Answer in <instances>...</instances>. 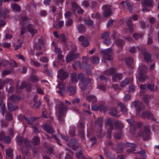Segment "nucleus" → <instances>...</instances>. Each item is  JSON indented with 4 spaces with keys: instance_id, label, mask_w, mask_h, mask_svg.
I'll list each match as a JSON object with an SVG mask.
<instances>
[{
    "instance_id": "nucleus-1",
    "label": "nucleus",
    "mask_w": 159,
    "mask_h": 159,
    "mask_svg": "<svg viewBox=\"0 0 159 159\" xmlns=\"http://www.w3.org/2000/svg\"><path fill=\"white\" fill-rule=\"evenodd\" d=\"M148 68L143 65H141L136 74L137 80L141 83H143L147 78L146 73L147 71Z\"/></svg>"
},
{
    "instance_id": "nucleus-2",
    "label": "nucleus",
    "mask_w": 159,
    "mask_h": 159,
    "mask_svg": "<svg viewBox=\"0 0 159 159\" xmlns=\"http://www.w3.org/2000/svg\"><path fill=\"white\" fill-rule=\"evenodd\" d=\"M71 79L72 82L74 84L77 83L79 80H81L82 82V86L81 89L82 90H84V86L85 85L88 84L90 81V79H89V82H87L86 80L84 81L85 80L84 75L82 73H80L78 75L75 73H73L72 74Z\"/></svg>"
},
{
    "instance_id": "nucleus-3",
    "label": "nucleus",
    "mask_w": 159,
    "mask_h": 159,
    "mask_svg": "<svg viewBox=\"0 0 159 159\" xmlns=\"http://www.w3.org/2000/svg\"><path fill=\"white\" fill-rule=\"evenodd\" d=\"M125 146V147L127 146L131 148V149H128L127 150V152H128L132 153H138L141 155L144 156L146 155V152L144 150H143L142 151H139L138 152H134L135 151V148L136 147V144L132 143H130L127 142L126 144H124Z\"/></svg>"
},
{
    "instance_id": "nucleus-4",
    "label": "nucleus",
    "mask_w": 159,
    "mask_h": 159,
    "mask_svg": "<svg viewBox=\"0 0 159 159\" xmlns=\"http://www.w3.org/2000/svg\"><path fill=\"white\" fill-rule=\"evenodd\" d=\"M109 72V75H112L113 81L117 82L122 78V75L121 73L116 74V70L115 69L111 68L108 69L107 72Z\"/></svg>"
},
{
    "instance_id": "nucleus-5",
    "label": "nucleus",
    "mask_w": 159,
    "mask_h": 159,
    "mask_svg": "<svg viewBox=\"0 0 159 159\" xmlns=\"http://www.w3.org/2000/svg\"><path fill=\"white\" fill-rule=\"evenodd\" d=\"M100 55L103 58L106 60H111L112 58L111 48L101 50Z\"/></svg>"
},
{
    "instance_id": "nucleus-6",
    "label": "nucleus",
    "mask_w": 159,
    "mask_h": 159,
    "mask_svg": "<svg viewBox=\"0 0 159 159\" xmlns=\"http://www.w3.org/2000/svg\"><path fill=\"white\" fill-rule=\"evenodd\" d=\"M150 130L147 127H144L139 131V136L141 137L144 141L146 140L149 138Z\"/></svg>"
},
{
    "instance_id": "nucleus-7",
    "label": "nucleus",
    "mask_w": 159,
    "mask_h": 159,
    "mask_svg": "<svg viewBox=\"0 0 159 159\" xmlns=\"http://www.w3.org/2000/svg\"><path fill=\"white\" fill-rule=\"evenodd\" d=\"M16 141L20 144H23L26 147L31 146L30 143L28 140L20 136H18L17 137Z\"/></svg>"
},
{
    "instance_id": "nucleus-8",
    "label": "nucleus",
    "mask_w": 159,
    "mask_h": 159,
    "mask_svg": "<svg viewBox=\"0 0 159 159\" xmlns=\"http://www.w3.org/2000/svg\"><path fill=\"white\" fill-rule=\"evenodd\" d=\"M152 0H145L142 2V11L144 12L149 11L147 9L148 7H151L152 6Z\"/></svg>"
},
{
    "instance_id": "nucleus-9",
    "label": "nucleus",
    "mask_w": 159,
    "mask_h": 159,
    "mask_svg": "<svg viewBox=\"0 0 159 159\" xmlns=\"http://www.w3.org/2000/svg\"><path fill=\"white\" fill-rule=\"evenodd\" d=\"M141 116L143 118H146L156 121H157V119L154 117L153 114L149 111H143L141 112Z\"/></svg>"
},
{
    "instance_id": "nucleus-10",
    "label": "nucleus",
    "mask_w": 159,
    "mask_h": 159,
    "mask_svg": "<svg viewBox=\"0 0 159 159\" xmlns=\"http://www.w3.org/2000/svg\"><path fill=\"white\" fill-rule=\"evenodd\" d=\"M103 10H104L103 13V16L105 17H108L112 14L111 11V7L110 5H105L102 7Z\"/></svg>"
},
{
    "instance_id": "nucleus-11",
    "label": "nucleus",
    "mask_w": 159,
    "mask_h": 159,
    "mask_svg": "<svg viewBox=\"0 0 159 159\" xmlns=\"http://www.w3.org/2000/svg\"><path fill=\"white\" fill-rule=\"evenodd\" d=\"M68 76V73L63 69H60L58 72V77L61 80L66 79Z\"/></svg>"
},
{
    "instance_id": "nucleus-12",
    "label": "nucleus",
    "mask_w": 159,
    "mask_h": 159,
    "mask_svg": "<svg viewBox=\"0 0 159 159\" xmlns=\"http://www.w3.org/2000/svg\"><path fill=\"white\" fill-rule=\"evenodd\" d=\"M0 141H3L6 143H9L11 142V138L9 136H5V133L2 131L0 132Z\"/></svg>"
},
{
    "instance_id": "nucleus-13",
    "label": "nucleus",
    "mask_w": 159,
    "mask_h": 159,
    "mask_svg": "<svg viewBox=\"0 0 159 159\" xmlns=\"http://www.w3.org/2000/svg\"><path fill=\"white\" fill-rule=\"evenodd\" d=\"M67 145L71 146L73 149L74 151H76L79 147L77 140L75 139H70L69 143H67Z\"/></svg>"
},
{
    "instance_id": "nucleus-14",
    "label": "nucleus",
    "mask_w": 159,
    "mask_h": 159,
    "mask_svg": "<svg viewBox=\"0 0 159 159\" xmlns=\"http://www.w3.org/2000/svg\"><path fill=\"white\" fill-rule=\"evenodd\" d=\"M79 56V54L75 53L73 52H70L67 55L66 59V61L69 62L74 59L78 58Z\"/></svg>"
},
{
    "instance_id": "nucleus-15",
    "label": "nucleus",
    "mask_w": 159,
    "mask_h": 159,
    "mask_svg": "<svg viewBox=\"0 0 159 159\" xmlns=\"http://www.w3.org/2000/svg\"><path fill=\"white\" fill-rule=\"evenodd\" d=\"M28 31L31 34L32 36L37 33V30L35 29L33 25L29 24L26 27Z\"/></svg>"
},
{
    "instance_id": "nucleus-16",
    "label": "nucleus",
    "mask_w": 159,
    "mask_h": 159,
    "mask_svg": "<svg viewBox=\"0 0 159 159\" xmlns=\"http://www.w3.org/2000/svg\"><path fill=\"white\" fill-rule=\"evenodd\" d=\"M72 9L73 12L75 13L76 10H77V13L79 14H82L83 12V11L79 8L78 6L75 2L72 3Z\"/></svg>"
},
{
    "instance_id": "nucleus-17",
    "label": "nucleus",
    "mask_w": 159,
    "mask_h": 159,
    "mask_svg": "<svg viewBox=\"0 0 159 159\" xmlns=\"http://www.w3.org/2000/svg\"><path fill=\"white\" fill-rule=\"evenodd\" d=\"M3 116H4L5 112L6 113V116L5 119L7 120H11L13 119L12 116L10 113L7 112L6 110H0Z\"/></svg>"
},
{
    "instance_id": "nucleus-18",
    "label": "nucleus",
    "mask_w": 159,
    "mask_h": 159,
    "mask_svg": "<svg viewBox=\"0 0 159 159\" xmlns=\"http://www.w3.org/2000/svg\"><path fill=\"white\" fill-rule=\"evenodd\" d=\"M126 120L130 125L131 131L132 132H134L136 129L134 125V121L131 119H128Z\"/></svg>"
},
{
    "instance_id": "nucleus-19",
    "label": "nucleus",
    "mask_w": 159,
    "mask_h": 159,
    "mask_svg": "<svg viewBox=\"0 0 159 159\" xmlns=\"http://www.w3.org/2000/svg\"><path fill=\"white\" fill-rule=\"evenodd\" d=\"M63 110H58L56 112V115L57 117L58 120L61 121L63 120Z\"/></svg>"
},
{
    "instance_id": "nucleus-20",
    "label": "nucleus",
    "mask_w": 159,
    "mask_h": 159,
    "mask_svg": "<svg viewBox=\"0 0 159 159\" xmlns=\"http://www.w3.org/2000/svg\"><path fill=\"white\" fill-rule=\"evenodd\" d=\"M21 21V24L22 25L23 27L24 26V24H27L28 22L29 18L27 17L25 14H24L21 16L20 18Z\"/></svg>"
},
{
    "instance_id": "nucleus-21",
    "label": "nucleus",
    "mask_w": 159,
    "mask_h": 159,
    "mask_svg": "<svg viewBox=\"0 0 159 159\" xmlns=\"http://www.w3.org/2000/svg\"><path fill=\"white\" fill-rule=\"evenodd\" d=\"M26 88L27 90L28 91L30 90L31 89V85L30 84H27L25 81H22L21 84L20 86V89H23Z\"/></svg>"
},
{
    "instance_id": "nucleus-22",
    "label": "nucleus",
    "mask_w": 159,
    "mask_h": 159,
    "mask_svg": "<svg viewBox=\"0 0 159 159\" xmlns=\"http://www.w3.org/2000/svg\"><path fill=\"white\" fill-rule=\"evenodd\" d=\"M132 18H129L128 21L127 22V25L129 27L128 30L130 33H132L134 30V25L132 24Z\"/></svg>"
},
{
    "instance_id": "nucleus-23",
    "label": "nucleus",
    "mask_w": 159,
    "mask_h": 159,
    "mask_svg": "<svg viewBox=\"0 0 159 159\" xmlns=\"http://www.w3.org/2000/svg\"><path fill=\"white\" fill-rule=\"evenodd\" d=\"M56 88L59 89V90L58 91V92L60 94L63 95L64 92V86L61 83L58 82V84L56 87Z\"/></svg>"
},
{
    "instance_id": "nucleus-24",
    "label": "nucleus",
    "mask_w": 159,
    "mask_h": 159,
    "mask_svg": "<svg viewBox=\"0 0 159 159\" xmlns=\"http://www.w3.org/2000/svg\"><path fill=\"white\" fill-rule=\"evenodd\" d=\"M125 146L124 144L121 143L119 144L118 147L116 149V151L117 153H121L123 151L124 147Z\"/></svg>"
},
{
    "instance_id": "nucleus-25",
    "label": "nucleus",
    "mask_w": 159,
    "mask_h": 159,
    "mask_svg": "<svg viewBox=\"0 0 159 159\" xmlns=\"http://www.w3.org/2000/svg\"><path fill=\"white\" fill-rule=\"evenodd\" d=\"M114 129H122L124 127L123 123L118 121H115L114 123Z\"/></svg>"
},
{
    "instance_id": "nucleus-26",
    "label": "nucleus",
    "mask_w": 159,
    "mask_h": 159,
    "mask_svg": "<svg viewBox=\"0 0 159 159\" xmlns=\"http://www.w3.org/2000/svg\"><path fill=\"white\" fill-rule=\"evenodd\" d=\"M39 77L35 75H32L29 78V80L31 82L35 83L39 81Z\"/></svg>"
},
{
    "instance_id": "nucleus-27",
    "label": "nucleus",
    "mask_w": 159,
    "mask_h": 159,
    "mask_svg": "<svg viewBox=\"0 0 159 159\" xmlns=\"http://www.w3.org/2000/svg\"><path fill=\"white\" fill-rule=\"evenodd\" d=\"M43 129L47 132L52 134L53 132V130L52 127L49 125H45L43 126Z\"/></svg>"
},
{
    "instance_id": "nucleus-28",
    "label": "nucleus",
    "mask_w": 159,
    "mask_h": 159,
    "mask_svg": "<svg viewBox=\"0 0 159 159\" xmlns=\"http://www.w3.org/2000/svg\"><path fill=\"white\" fill-rule=\"evenodd\" d=\"M40 143L39 138L37 136H35L32 139L31 143L33 145H38Z\"/></svg>"
},
{
    "instance_id": "nucleus-29",
    "label": "nucleus",
    "mask_w": 159,
    "mask_h": 159,
    "mask_svg": "<svg viewBox=\"0 0 159 159\" xmlns=\"http://www.w3.org/2000/svg\"><path fill=\"white\" fill-rule=\"evenodd\" d=\"M76 88L75 86L70 87L67 89V92L69 95L74 94L75 92Z\"/></svg>"
},
{
    "instance_id": "nucleus-30",
    "label": "nucleus",
    "mask_w": 159,
    "mask_h": 159,
    "mask_svg": "<svg viewBox=\"0 0 159 159\" xmlns=\"http://www.w3.org/2000/svg\"><path fill=\"white\" fill-rule=\"evenodd\" d=\"M39 117H32L29 119L28 118H25V120L29 124L31 125H33L34 122L35 121L36 119L39 118Z\"/></svg>"
},
{
    "instance_id": "nucleus-31",
    "label": "nucleus",
    "mask_w": 159,
    "mask_h": 159,
    "mask_svg": "<svg viewBox=\"0 0 159 159\" xmlns=\"http://www.w3.org/2000/svg\"><path fill=\"white\" fill-rule=\"evenodd\" d=\"M11 7L13 11L17 12L20 10V7L17 4L14 3L11 4Z\"/></svg>"
},
{
    "instance_id": "nucleus-32",
    "label": "nucleus",
    "mask_w": 159,
    "mask_h": 159,
    "mask_svg": "<svg viewBox=\"0 0 159 159\" xmlns=\"http://www.w3.org/2000/svg\"><path fill=\"white\" fill-rule=\"evenodd\" d=\"M8 11L6 9L0 11V18L1 19L6 18Z\"/></svg>"
},
{
    "instance_id": "nucleus-33",
    "label": "nucleus",
    "mask_w": 159,
    "mask_h": 159,
    "mask_svg": "<svg viewBox=\"0 0 159 159\" xmlns=\"http://www.w3.org/2000/svg\"><path fill=\"white\" fill-rule=\"evenodd\" d=\"M143 55L144 59L147 62L150 61L151 60L150 54L148 53H143L142 50L141 51Z\"/></svg>"
},
{
    "instance_id": "nucleus-34",
    "label": "nucleus",
    "mask_w": 159,
    "mask_h": 159,
    "mask_svg": "<svg viewBox=\"0 0 159 159\" xmlns=\"http://www.w3.org/2000/svg\"><path fill=\"white\" fill-rule=\"evenodd\" d=\"M79 130V134L82 136H83L84 135V125L82 122L80 123Z\"/></svg>"
},
{
    "instance_id": "nucleus-35",
    "label": "nucleus",
    "mask_w": 159,
    "mask_h": 159,
    "mask_svg": "<svg viewBox=\"0 0 159 159\" xmlns=\"http://www.w3.org/2000/svg\"><path fill=\"white\" fill-rule=\"evenodd\" d=\"M132 80L133 79L131 78H130L129 79H126L121 83V86L123 87H124L128 84L131 83Z\"/></svg>"
},
{
    "instance_id": "nucleus-36",
    "label": "nucleus",
    "mask_w": 159,
    "mask_h": 159,
    "mask_svg": "<svg viewBox=\"0 0 159 159\" xmlns=\"http://www.w3.org/2000/svg\"><path fill=\"white\" fill-rule=\"evenodd\" d=\"M106 124L109 126L108 129H113V123L111 118H109L107 119L106 121Z\"/></svg>"
},
{
    "instance_id": "nucleus-37",
    "label": "nucleus",
    "mask_w": 159,
    "mask_h": 159,
    "mask_svg": "<svg viewBox=\"0 0 159 159\" xmlns=\"http://www.w3.org/2000/svg\"><path fill=\"white\" fill-rule=\"evenodd\" d=\"M90 61L93 64H96L99 63V59L97 57L93 56L91 57Z\"/></svg>"
},
{
    "instance_id": "nucleus-38",
    "label": "nucleus",
    "mask_w": 159,
    "mask_h": 159,
    "mask_svg": "<svg viewBox=\"0 0 159 159\" xmlns=\"http://www.w3.org/2000/svg\"><path fill=\"white\" fill-rule=\"evenodd\" d=\"M37 96L35 95L34 97L33 101L34 102V106L36 107V108H38L40 105V103L39 101L37 100Z\"/></svg>"
},
{
    "instance_id": "nucleus-39",
    "label": "nucleus",
    "mask_w": 159,
    "mask_h": 159,
    "mask_svg": "<svg viewBox=\"0 0 159 159\" xmlns=\"http://www.w3.org/2000/svg\"><path fill=\"white\" fill-rule=\"evenodd\" d=\"M56 108L58 109H66V107L64 105L60 102H58L57 104Z\"/></svg>"
},
{
    "instance_id": "nucleus-40",
    "label": "nucleus",
    "mask_w": 159,
    "mask_h": 159,
    "mask_svg": "<svg viewBox=\"0 0 159 159\" xmlns=\"http://www.w3.org/2000/svg\"><path fill=\"white\" fill-rule=\"evenodd\" d=\"M52 45L55 48V52L57 53L58 54L60 55L61 54V52L60 50L58 48L56 47V43L54 42H53L52 43Z\"/></svg>"
},
{
    "instance_id": "nucleus-41",
    "label": "nucleus",
    "mask_w": 159,
    "mask_h": 159,
    "mask_svg": "<svg viewBox=\"0 0 159 159\" xmlns=\"http://www.w3.org/2000/svg\"><path fill=\"white\" fill-rule=\"evenodd\" d=\"M12 150L11 148H9L6 150V153L7 156L11 159L12 157Z\"/></svg>"
},
{
    "instance_id": "nucleus-42",
    "label": "nucleus",
    "mask_w": 159,
    "mask_h": 159,
    "mask_svg": "<svg viewBox=\"0 0 159 159\" xmlns=\"http://www.w3.org/2000/svg\"><path fill=\"white\" fill-rule=\"evenodd\" d=\"M126 64L128 65L132 64L134 62V59L131 57H128L125 59Z\"/></svg>"
},
{
    "instance_id": "nucleus-43",
    "label": "nucleus",
    "mask_w": 159,
    "mask_h": 159,
    "mask_svg": "<svg viewBox=\"0 0 159 159\" xmlns=\"http://www.w3.org/2000/svg\"><path fill=\"white\" fill-rule=\"evenodd\" d=\"M84 97H85L88 100L91 101H93L95 99V97L93 95H87V94H84Z\"/></svg>"
},
{
    "instance_id": "nucleus-44",
    "label": "nucleus",
    "mask_w": 159,
    "mask_h": 159,
    "mask_svg": "<svg viewBox=\"0 0 159 159\" xmlns=\"http://www.w3.org/2000/svg\"><path fill=\"white\" fill-rule=\"evenodd\" d=\"M95 123L98 125L99 127H102V118H98L96 120Z\"/></svg>"
},
{
    "instance_id": "nucleus-45",
    "label": "nucleus",
    "mask_w": 159,
    "mask_h": 159,
    "mask_svg": "<svg viewBox=\"0 0 159 159\" xmlns=\"http://www.w3.org/2000/svg\"><path fill=\"white\" fill-rule=\"evenodd\" d=\"M118 113L117 110H111V111L110 112L111 115L114 117H119L120 116V115L117 114Z\"/></svg>"
},
{
    "instance_id": "nucleus-46",
    "label": "nucleus",
    "mask_w": 159,
    "mask_h": 159,
    "mask_svg": "<svg viewBox=\"0 0 159 159\" xmlns=\"http://www.w3.org/2000/svg\"><path fill=\"white\" fill-rule=\"evenodd\" d=\"M50 113V112L49 110L48 111H47L46 110H44L42 112V116L46 118H47L49 117Z\"/></svg>"
},
{
    "instance_id": "nucleus-47",
    "label": "nucleus",
    "mask_w": 159,
    "mask_h": 159,
    "mask_svg": "<svg viewBox=\"0 0 159 159\" xmlns=\"http://www.w3.org/2000/svg\"><path fill=\"white\" fill-rule=\"evenodd\" d=\"M140 90L139 93L140 95H143L145 92L146 89V86L145 85H142L140 86Z\"/></svg>"
},
{
    "instance_id": "nucleus-48",
    "label": "nucleus",
    "mask_w": 159,
    "mask_h": 159,
    "mask_svg": "<svg viewBox=\"0 0 159 159\" xmlns=\"http://www.w3.org/2000/svg\"><path fill=\"white\" fill-rule=\"evenodd\" d=\"M77 29L79 32H84L85 31V28L83 25L80 24L77 27Z\"/></svg>"
},
{
    "instance_id": "nucleus-49",
    "label": "nucleus",
    "mask_w": 159,
    "mask_h": 159,
    "mask_svg": "<svg viewBox=\"0 0 159 159\" xmlns=\"http://www.w3.org/2000/svg\"><path fill=\"white\" fill-rule=\"evenodd\" d=\"M115 43L118 46H121L124 44L123 41L121 39L115 40Z\"/></svg>"
},
{
    "instance_id": "nucleus-50",
    "label": "nucleus",
    "mask_w": 159,
    "mask_h": 159,
    "mask_svg": "<svg viewBox=\"0 0 159 159\" xmlns=\"http://www.w3.org/2000/svg\"><path fill=\"white\" fill-rule=\"evenodd\" d=\"M30 63L31 65L36 67H38L40 65V64L39 62L35 61L33 60L32 59L30 60Z\"/></svg>"
},
{
    "instance_id": "nucleus-51",
    "label": "nucleus",
    "mask_w": 159,
    "mask_h": 159,
    "mask_svg": "<svg viewBox=\"0 0 159 159\" xmlns=\"http://www.w3.org/2000/svg\"><path fill=\"white\" fill-rule=\"evenodd\" d=\"M152 96L149 95H145L143 97V99L145 103H147L148 100L151 98Z\"/></svg>"
},
{
    "instance_id": "nucleus-52",
    "label": "nucleus",
    "mask_w": 159,
    "mask_h": 159,
    "mask_svg": "<svg viewBox=\"0 0 159 159\" xmlns=\"http://www.w3.org/2000/svg\"><path fill=\"white\" fill-rule=\"evenodd\" d=\"M104 105H102L99 106L98 108L94 106H91V109H106Z\"/></svg>"
},
{
    "instance_id": "nucleus-53",
    "label": "nucleus",
    "mask_w": 159,
    "mask_h": 159,
    "mask_svg": "<svg viewBox=\"0 0 159 159\" xmlns=\"http://www.w3.org/2000/svg\"><path fill=\"white\" fill-rule=\"evenodd\" d=\"M72 66L75 69H77V67H81V64L79 62H76L72 64Z\"/></svg>"
},
{
    "instance_id": "nucleus-54",
    "label": "nucleus",
    "mask_w": 159,
    "mask_h": 159,
    "mask_svg": "<svg viewBox=\"0 0 159 159\" xmlns=\"http://www.w3.org/2000/svg\"><path fill=\"white\" fill-rule=\"evenodd\" d=\"M12 72V70H5L2 72L1 74L2 75L4 76L9 74Z\"/></svg>"
},
{
    "instance_id": "nucleus-55",
    "label": "nucleus",
    "mask_w": 159,
    "mask_h": 159,
    "mask_svg": "<svg viewBox=\"0 0 159 159\" xmlns=\"http://www.w3.org/2000/svg\"><path fill=\"white\" fill-rule=\"evenodd\" d=\"M8 64V62L6 60L0 61V66H5Z\"/></svg>"
},
{
    "instance_id": "nucleus-56",
    "label": "nucleus",
    "mask_w": 159,
    "mask_h": 159,
    "mask_svg": "<svg viewBox=\"0 0 159 159\" xmlns=\"http://www.w3.org/2000/svg\"><path fill=\"white\" fill-rule=\"evenodd\" d=\"M72 23V20L71 19L69 18L66 22V26L71 25Z\"/></svg>"
},
{
    "instance_id": "nucleus-57",
    "label": "nucleus",
    "mask_w": 159,
    "mask_h": 159,
    "mask_svg": "<svg viewBox=\"0 0 159 159\" xmlns=\"http://www.w3.org/2000/svg\"><path fill=\"white\" fill-rule=\"evenodd\" d=\"M39 61L47 63L48 61V59L46 57H42L40 58Z\"/></svg>"
},
{
    "instance_id": "nucleus-58",
    "label": "nucleus",
    "mask_w": 159,
    "mask_h": 159,
    "mask_svg": "<svg viewBox=\"0 0 159 159\" xmlns=\"http://www.w3.org/2000/svg\"><path fill=\"white\" fill-rule=\"evenodd\" d=\"M32 152L34 156H37L39 152L38 149L37 148H34L33 149Z\"/></svg>"
},
{
    "instance_id": "nucleus-59",
    "label": "nucleus",
    "mask_w": 159,
    "mask_h": 159,
    "mask_svg": "<svg viewBox=\"0 0 159 159\" xmlns=\"http://www.w3.org/2000/svg\"><path fill=\"white\" fill-rule=\"evenodd\" d=\"M1 125L2 127H7L8 126V124L6 121L1 120L0 121Z\"/></svg>"
},
{
    "instance_id": "nucleus-60",
    "label": "nucleus",
    "mask_w": 159,
    "mask_h": 159,
    "mask_svg": "<svg viewBox=\"0 0 159 159\" xmlns=\"http://www.w3.org/2000/svg\"><path fill=\"white\" fill-rule=\"evenodd\" d=\"M1 46L4 48H8L11 46V44L9 43L4 42L2 44Z\"/></svg>"
},
{
    "instance_id": "nucleus-61",
    "label": "nucleus",
    "mask_w": 159,
    "mask_h": 159,
    "mask_svg": "<svg viewBox=\"0 0 159 159\" xmlns=\"http://www.w3.org/2000/svg\"><path fill=\"white\" fill-rule=\"evenodd\" d=\"M121 133H116L114 135V137L115 139H119L121 138Z\"/></svg>"
},
{
    "instance_id": "nucleus-62",
    "label": "nucleus",
    "mask_w": 159,
    "mask_h": 159,
    "mask_svg": "<svg viewBox=\"0 0 159 159\" xmlns=\"http://www.w3.org/2000/svg\"><path fill=\"white\" fill-rule=\"evenodd\" d=\"M69 133L70 135L71 136H74L75 135V131L74 128H72L69 130Z\"/></svg>"
},
{
    "instance_id": "nucleus-63",
    "label": "nucleus",
    "mask_w": 159,
    "mask_h": 159,
    "mask_svg": "<svg viewBox=\"0 0 159 159\" xmlns=\"http://www.w3.org/2000/svg\"><path fill=\"white\" fill-rule=\"evenodd\" d=\"M89 2L86 1L84 0L83 2L82 5L83 7L85 8H87L89 6Z\"/></svg>"
},
{
    "instance_id": "nucleus-64",
    "label": "nucleus",
    "mask_w": 159,
    "mask_h": 159,
    "mask_svg": "<svg viewBox=\"0 0 159 159\" xmlns=\"http://www.w3.org/2000/svg\"><path fill=\"white\" fill-rule=\"evenodd\" d=\"M147 88L148 89H149L151 91L153 90L154 89V86L153 84H148L147 85Z\"/></svg>"
}]
</instances>
